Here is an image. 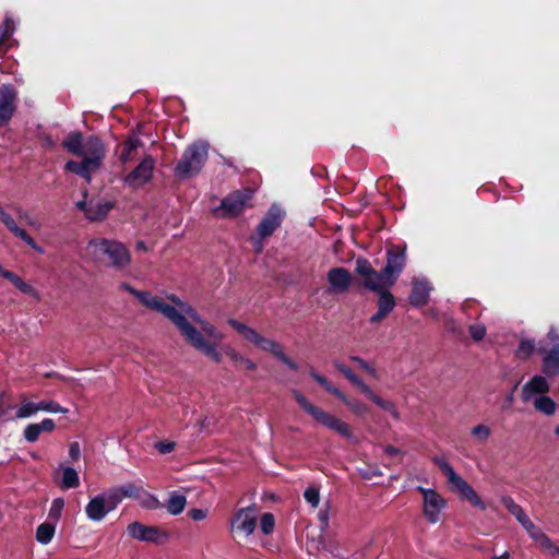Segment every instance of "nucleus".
I'll use <instances>...</instances> for the list:
<instances>
[{
	"label": "nucleus",
	"mask_w": 559,
	"mask_h": 559,
	"mask_svg": "<svg viewBox=\"0 0 559 559\" xmlns=\"http://www.w3.org/2000/svg\"><path fill=\"white\" fill-rule=\"evenodd\" d=\"M127 289L147 309L167 319L190 348L215 364L222 362L223 356L218 346L224 340V334L192 305L175 294L163 297L150 292L135 290L130 286H127Z\"/></svg>",
	"instance_id": "1"
},
{
	"label": "nucleus",
	"mask_w": 559,
	"mask_h": 559,
	"mask_svg": "<svg viewBox=\"0 0 559 559\" xmlns=\"http://www.w3.org/2000/svg\"><path fill=\"white\" fill-rule=\"evenodd\" d=\"M62 146L81 160H69L64 169L81 176L91 183L92 176L99 171L105 157V145L97 136L83 138L80 132H71L62 142Z\"/></svg>",
	"instance_id": "2"
},
{
	"label": "nucleus",
	"mask_w": 559,
	"mask_h": 559,
	"mask_svg": "<svg viewBox=\"0 0 559 559\" xmlns=\"http://www.w3.org/2000/svg\"><path fill=\"white\" fill-rule=\"evenodd\" d=\"M227 323L242 337L243 341L252 344L255 348L262 352L271 354L289 369H298L297 364L286 355L284 346L280 342L265 337L255 329L236 319H228Z\"/></svg>",
	"instance_id": "3"
},
{
	"label": "nucleus",
	"mask_w": 559,
	"mask_h": 559,
	"mask_svg": "<svg viewBox=\"0 0 559 559\" xmlns=\"http://www.w3.org/2000/svg\"><path fill=\"white\" fill-rule=\"evenodd\" d=\"M292 394L300 408L309 414L316 423L329 428L330 430L341 436L343 439L354 444L358 443V439L349 424L333 415L332 413L325 412L322 408L316 406L298 390H293Z\"/></svg>",
	"instance_id": "4"
},
{
	"label": "nucleus",
	"mask_w": 559,
	"mask_h": 559,
	"mask_svg": "<svg viewBox=\"0 0 559 559\" xmlns=\"http://www.w3.org/2000/svg\"><path fill=\"white\" fill-rule=\"evenodd\" d=\"M88 253L97 260L106 258L108 266L116 270H123L131 263V253L128 248L116 240L97 238L87 245Z\"/></svg>",
	"instance_id": "5"
},
{
	"label": "nucleus",
	"mask_w": 559,
	"mask_h": 559,
	"mask_svg": "<svg viewBox=\"0 0 559 559\" xmlns=\"http://www.w3.org/2000/svg\"><path fill=\"white\" fill-rule=\"evenodd\" d=\"M432 462L447 476L449 484L461 499L468 501L473 507L481 511L486 510V504L481 497L463 477L455 473L445 457L435 456Z\"/></svg>",
	"instance_id": "6"
},
{
	"label": "nucleus",
	"mask_w": 559,
	"mask_h": 559,
	"mask_svg": "<svg viewBox=\"0 0 559 559\" xmlns=\"http://www.w3.org/2000/svg\"><path fill=\"white\" fill-rule=\"evenodd\" d=\"M207 152L209 144L206 142L193 143L186 150L182 158L177 164L175 176L183 180L198 174L207 158Z\"/></svg>",
	"instance_id": "7"
},
{
	"label": "nucleus",
	"mask_w": 559,
	"mask_h": 559,
	"mask_svg": "<svg viewBox=\"0 0 559 559\" xmlns=\"http://www.w3.org/2000/svg\"><path fill=\"white\" fill-rule=\"evenodd\" d=\"M355 272L359 285L376 294L385 292L394 285L383 270L380 272L376 271L366 259H357Z\"/></svg>",
	"instance_id": "8"
},
{
	"label": "nucleus",
	"mask_w": 559,
	"mask_h": 559,
	"mask_svg": "<svg viewBox=\"0 0 559 559\" xmlns=\"http://www.w3.org/2000/svg\"><path fill=\"white\" fill-rule=\"evenodd\" d=\"M334 366L338 372H341L353 385H355L368 400L374 403L381 409L388 412L395 420H399L401 415L396 405L389 400L381 397L379 394L373 392L369 385H367L357 374L353 372L350 368L342 362H334Z\"/></svg>",
	"instance_id": "9"
},
{
	"label": "nucleus",
	"mask_w": 559,
	"mask_h": 559,
	"mask_svg": "<svg viewBox=\"0 0 559 559\" xmlns=\"http://www.w3.org/2000/svg\"><path fill=\"white\" fill-rule=\"evenodd\" d=\"M421 496V515L428 524L436 525L441 522L448 500L435 488L417 486Z\"/></svg>",
	"instance_id": "10"
},
{
	"label": "nucleus",
	"mask_w": 559,
	"mask_h": 559,
	"mask_svg": "<svg viewBox=\"0 0 559 559\" xmlns=\"http://www.w3.org/2000/svg\"><path fill=\"white\" fill-rule=\"evenodd\" d=\"M83 200L76 202V207L83 212L84 217L90 222H103L109 212L115 207V202L108 199L92 197L88 198L87 190L82 192Z\"/></svg>",
	"instance_id": "11"
},
{
	"label": "nucleus",
	"mask_w": 559,
	"mask_h": 559,
	"mask_svg": "<svg viewBox=\"0 0 559 559\" xmlns=\"http://www.w3.org/2000/svg\"><path fill=\"white\" fill-rule=\"evenodd\" d=\"M40 411L60 414H67L69 412L68 408L61 406L60 404L52 400H43L38 403H35L27 399L25 395H21L19 397V403L15 406V413L13 415V418L25 419Z\"/></svg>",
	"instance_id": "12"
},
{
	"label": "nucleus",
	"mask_w": 559,
	"mask_h": 559,
	"mask_svg": "<svg viewBox=\"0 0 559 559\" xmlns=\"http://www.w3.org/2000/svg\"><path fill=\"white\" fill-rule=\"evenodd\" d=\"M252 195L253 189L251 188L233 192L222 201L218 207L213 210L214 216L218 218L236 217L242 212L247 201H249Z\"/></svg>",
	"instance_id": "13"
},
{
	"label": "nucleus",
	"mask_w": 559,
	"mask_h": 559,
	"mask_svg": "<svg viewBox=\"0 0 559 559\" xmlns=\"http://www.w3.org/2000/svg\"><path fill=\"white\" fill-rule=\"evenodd\" d=\"M258 510L254 504L238 509L229 521L230 533L248 537L257 527Z\"/></svg>",
	"instance_id": "14"
},
{
	"label": "nucleus",
	"mask_w": 559,
	"mask_h": 559,
	"mask_svg": "<svg viewBox=\"0 0 559 559\" xmlns=\"http://www.w3.org/2000/svg\"><path fill=\"white\" fill-rule=\"evenodd\" d=\"M128 535L140 542L164 544L168 540L169 534L158 526H147L140 522H132L127 526Z\"/></svg>",
	"instance_id": "15"
},
{
	"label": "nucleus",
	"mask_w": 559,
	"mask_h": 559,
	"mask_svg": "<svg viewBox=\"0 0 559 559\" xmlns=\"http://www.w3.org/2000/svg\"><path fill=\"white\" fill-rule=\"evenodd\" d=\"M326 282L330 294L341 295L349 290L354 278L345 267H333L326 273Z\"/></svg>",
	"instance_id": "16"
},
{
	"label": "nucleus",
	"mask_w": 559,
	"mask_h": 559,
	"mask_svg": "<svg viewBox=\"0 0 559 559\" xmlns=\"http://www.w3.org/2000/svg\"><path fill=\"white\" fill-rule=\"evenodd\" d=\"M154 165L155 162L153 157L145 156L142 162L124 178V181L133 188L142 187L151 180Z\"/></svg>",
	"instance_id": "17"
},
{
	"label": "nucleus",
	"mask_w": 559,
	"mask_h": 559,
	"mask_svg": "<svg viewBox=\"0 0 559 559\" xmlns=\"http://www.w3.org/2000/svg\"><path fill=\"white\" fill-rule=\"evenodd\" d=\"M405 258V247L394 246L388 251L386 264L383 271L393 284H395L399 274L404 267Z\"/></svg>",
	"instance_id": "18"
},
{
	"label": "nucleus",
	"mask_w": 559,
	"mask_h": 559,
	"mask_svg": "<svg viewBox=\"0 0 559 559\" xmlns=\"http://www.w3.org/2000/svg\"><path fill=\"white\" fill-rule=\"evenodd\" d=\"M16 91L10 85L0 87V126H4L16 109Z\"/></svg>",
	"instance_id": "19"
},
{
	"label": "nucleus",
	"mask_w": 559,
	"mask_h": 559,
	"mask_svg": "<svg viewBox=\"0 0 559 559\" xmlns=\"http://www.w3.org/2000/svg\"><path fill=\"white\" fill-rule=\"evenodd\" d=\"M550 390L547 379L543 376H534L526 384L523 385L521 397L524 403L531 402L535 395H545Z\"/></svg>",
	"instance_id": "20"
},
{
	"label": "nucleus",
	"mask_w": 559,
	"mask_h": 559,
	"mask_svg": "<svg viewBox=\"0 0 559 559\" xmlns=\"http://www.w3.org/2000/svg\"><path fill=\"white\" fill-rule=\"evenodd\" d=\"M109 512L105 495L93 497L85 507L86 516L93 522L103 521Z\"/></svg>",
	"instance_id": "21"
},
{
	"label": "nucleus",
	"mask_w": 559,
	"mask_h": 559,
	"mask_svg": "<svg viewBox=\"0 0 559 559\" xmlns=\"http://www.w3.org/2000/svg\"><path fill=\"white\" fill-rule=\"evenodd\" d=\"M283 216L282 210L277 205H273L258 227V233L262 238L273 234L280 226Z\"/></svg>",
	"instance_id": "22"
},
{
	"label": "nucleus",
	"mask_w": 559,
	"mask_h": 559,
	"mask_svg": "<svg viewBox=\"0 0 559 559\" xmlns=\"http://www.w3.org/2000/svg\"><path fill=\"white\" fill-rule=\"evenodd\" d=\"M0 221L5 225V227L14 234L16 237L21 238L23 241H25L31 248L35 249L38 252H41L43 250L36 245L34 239L24 230L23 228L19 227L13 217L7 213L1 206H0Z\"/></svg>",
	"instance_id": "23"
},
{
	"label": "nucleus",
	"mask_w": 559,
	"mask_h": 559,
	"mask_svg": "<svg viewBox=\"0 0 559 559\" xmlns=\"http://www.w3.org/2000/svg\"><path fill=\"white\" fill-rule=\"evenodd\" d=\"M56 429V424L51 418H44L40 423L28 424L24 430L23 436L27 442H36L41 432H52Z\"/></svg>",
	"instance_id": "24"
},
{
	"label": "nucleus",
	"mask_w": 559,
	"mask_h": 559,
	"mask_svg": "<svg viewBox=\"0 0 559 559\" xmlns=\"http://www.w3.org/2000/svg\"><path fill=\"white\" fill-rule=\"evenodd\" d=\"M0 276L11 282L21 293L31 296L35 300H40V295L31 284L23 281L19 275L4 270L0 264Z\"/></svg>",
	"instance_id": "25"
},
{
	"label": "nucleus",
	"mask_w": 559,
	"mask_h": 559,
	"mask_svg": "<svg viewBox=\"0 0 559 559\" xmlns=\"http://www.w3.org/2000/svg\"><path fill=\"white\" fill-rule=\"evenodd\" d=\"M430 290L431 287L427 281H414L412 293L409 295V302L415 307L425 306L429 300Z\"/></svg>",
	"instance_id": "26"
},
{
	"label": "nucleus",
	"mask_w": 559,
	"mask_h": 559,
	"mask_svg": "<svg viewBox=\"0 0 559 559\" xmlns=\"http://www.w3.org/2000/svg\"><path fill=\"white\" fill-rule=\"evenodd\" d=\"M225 355L229 358V360L234 364L236 368H240L245 371L254 372L258 370V365L248 356L241 354L235 347L226 346Z\"/></svg>",
	"instance_id": "27"
},
{
	"label": "nucleus",
	"mask_w": 559,
	"mask_h": 559,
	"mask_svg": "<svg viewBox=\"0 0 559 559\" xmlns=\"http://www.w3.org/2000/svg\"><path fill=\"white\" fill-rule=\"evenodd\" d=\"M56 474L60 475L59 479H56V484L61 489L76 488L80 485V478L78 472L71 466L60 465Z\"/></svg>",
	"instance_id": "28"
},
{
	"label": "nucleus",
	"mask_w": 559,
	"mask_h": 559,
	"mask_svg": "<svg viewBox=\"0 0 559 559\" xmlns=\"http://www.w3.org/2000/svg\"><path fill=\"white\" fill-rule=\"evenodd\" d=\"M532 539H534L540 549L550 556L559 555V546H557L540 528L533 524V528L526 531Z\"/></svg>",
	"instance_id": "29"
},
{
	"label": "nucleus",
	"mask_w": 559,
	"mask_h": 559,
	"mask_svg": "<svg viewBox=\"0 0 559 559\" xmlns=\"http://www.w3.org/2000/svg\"><path fill=\"white\" fill-rule=\"evenodd\" d=\"M501 502L504 508L516 518V520L522 524V526L527 531L533 528V522L526 515L521 506H519L511 497L504 496L501 498Z\"/></svg>",
	"instance_id": "30"
},
{
	"label": "nucleus",
	"mask_w": 559,
	"mask_h": 559,
	"mask_svg": "<svg viewBox=\"0 0 559 559\" xmlns=\"http://www.w3.org/2000/svg\"><path fill=\"white\" fill-rule=\"evenodd\" d=\"M543 372L548 377L559 374V344L554 346L551 350L545 353Z\"/></svg>",
	"instance_id": "31"
},
{
	"label": "nucleus",
	"mask_w": 559,
	"mask_h": 559,
	"mask_svg": "<svg viewBox=\"0 0 559 559\" xmlns=\"http://www.w3.org/2000/svg\"><path fill=\"white\" fill-rule=\"evenodd\" d=\"M56 534V524L50 522H45L38 525L35 532L36 542L41 545L49 544Z\"/></svg>",
	"instance_id": "32"
},
{
	"label": "nucleus",
	"mask_w": 559,
	"mask_h": 559,
	"mask_svg": "<svg viewBox=\"0 0 559 559\" xmlns=\"http://www.w3.org/2000/svg\"><path fill=\"white\" fill-rule=\"evenodd\" d=\"M533 402L534 408L547 416H551L556 412V402L546 395L535 396Z\"/></svg>",
	"instance_id": "33"
},
{
	"label": "nucleus",
	"mask_w": 559,
	"mask_h": 559,
	"mask_svg": "<svg viewBox=\"0 0 559 559\" xmlns=\"http://www.w3.org/2000/svg\"><path fill=\"white\" fill-rule=\"evenodd\" d=\"M359 475L364 480L374 481L383 478L384 474L377 463L367 462L364 467L359 468Z\"/></svg>",
	"instance_id": "34"
},
{
	"label": "nucleus",
	"mask_w": 559,
	"mask_h": 559,
	"mask_svg": "<svg viewBox=\"0 0 559 559\" xmlns=\"http://www.w3.org/2000/svg\"><path fill=\"white\" fill-rule=\"evenodd\" d=\"M309 543L316 550L331 552V536H325L324 531L308 536Z\"/></svg>",
	"instance_id": "35"
},
{
	"label": "nucleus",
	"mask_w": 559,
	"mask_h": 559,
	"mask_svg": "<svg viewBox=\"0 0 559 559\" xmlns=\"http://www.w3.org/2000/svg\"><path fill=\"white\" fill-rule=\"evenodd\" d=\"M16 404L13 403L12 399L4 394H0V420H10L14 419L13 415H11L12 409H14Z\"/></svg>",
	"instance_id": "36"
},
{
	"label": "nucleus",
	"mask_w": 559,
	"mask_h": 559,
	"mask_svg": "<svg viewBox=\"0 0 559 559\" xmlns=\"http://www.w3.org/2000/svg\"><path fill=\"white\" fill-rule=\"evenodd\" d=\"M337 399L356 416L361 417L368 412V406L365 403L359 401H352L344 393H341V396Z\"/></svg>",
	"instance_id": "37"
},
{
	"label": "nucleus",
	"mask_w": 559,
	"mask_h": 559,
	"mask_svg": "<svg viewBox=\"0 0 559 559\" xmlns=\"http://www.w3.org/2000/svg\"><path fill=\"white\" fill-rule=\"evenodd\" d=\"M140 146H142L140 139L134 135L130 136L123 144V148L120 154L121 162L126 163L130 160L132 158L133 151L138 150Z\"/></svg>",
	"instance_id": "38"
},
{
	"label": "nucleus",
	"mask_w": 559,
	"mask_h": 559,
	"mask_svg": "<svg viewBox=\"0 0 559 559\" xmlns=\"http://www.w3.org/2000/svg\"><path fill=\"white\" fill-rule=\"evenodd\" d=\"M187 504V499L183 495L173 493L167 502V510L170 514L177 515L181 513Z\"/></svg>",
	"instance_id": "39"
},
{
	"label": "nucleus",
	"mask_w": 559,
	"mask_h": 559,
	"mask_svg": "<svg viewBox=\"0 0 559 559\" xmlns=\"http://www.w3.org/2000/svg\"><path fill=\"white\" fill-rule=\"evenodd\" d=\"M379 298L377 301L378 309L384 310L390 313L395 307V299L393 295L388 290L379 293Z\"/></svg>",
	"instance_id": "40"
},
{
	"label": "nucleus",
	"mask_w": 559,
	"mask_h": 559,
	"mask_svg": "<svg viewBox=\"0 0 559 559\" xmlns=\"http://www.w3.org/2000/svg\"><path fill=\"white\" fill-rule=\"evenodd\" d=\"M471 435L477 442L484 443L490 438L491 429L485 424H478L472 428Z\"/></svg>",
	"instance_id": "41"
},
{
	"label": "nucleus",
	"mask_w": 559,
	"mask_h": 559,
	"mask_svg": "<svg viewBox=\"0 0 559 559\" xmlns=\"http://www.w3.org/2000/svg\"><path fill=\"white\" fill-rule=\"evenodd\" d=\"M119 492L121 493L122 499L131 498V499H141V493L143 489L134 484H126L117 487Z\"/></svg>",
	"instance_id": "42"
},
{
	"label": "nucleus",
	"mask_w": 559,
	"mask_h": 559,
	"mask_svg": "<svg viewBox=\"0 0 559 559\" xmlns=\"http://www.w3.org/2000/svg\"><path fill=\"white\" fill-rule=\"evenodd\" d=\"M64 504L66 502L63 498H56L52 500L48 516L53 521L55 524H57L60 520Z\"/></svg>",
	"instance_id": "43"
},
{
	"label": "nucleus",
	"mask_w": 559,
	"mask_h": 559,
	"mask_svg": "<svg viewBox=\"0 0 559 559\" xmlns=\"http://www.w3.org/2000/svg\"><path fill=\"white\" fill-rule=\"evenodd\" d=\"M275 518L272 513H263L260 518V530L264 535H271L274 532Z\"/></svg>",
	"instance_id": "44"
},
{
	"label": "nucleus",
	"mask_w": 559,
	"mask_h": 559,
	"mask_svg": "<svg viewBox=\"0 0 559 559\" xmlns=\"http://www.w3.org/2000/svg\"><path fill=\"white\" fill-rule=\"evenodd\" d=\"M535 349V344L532 341L523 340L520 342L519 348L516 350V357L526 360L531 357Z\"/></svg>",
	"instance_id": "45"
},
{
	"label": "nucleus",
	"mask_w": 559,
	"mask_h": 559,
	"mask_svg": "<svg viewBox=\"0 0 559 559\" xmlns=\"http://www.w3.org/2000/svg\"><path fill=\"white\" fill-rule=\"evenodd\" d=\"M349 359L354 362H356L361 370H364L369 377L373 379H379V372L378 370L370 365L365 359L358 357V356H350Z\"/></svg>",
	"instance_id": "46"
},
{
	"label": "nucleus",
	"mask_w": 559,
	"mask_h": 559,
	"mask_svg": "<svg viewBox=\"0 0 559 559\" xmlns=\"http://www.w3.org/2000/svg\"><path fill=\"white\" fill-rule=\"evenodd\" d=\"M105 497H106V501H107V506H108L109 511L115 510L116 507L123 500L122 497H121V493L119 492L117 487L111 488L106 493Z\"/></svg>",
	"instance_id": "47"
},
{
	"label": "nucleus",
	"mask_w": 559,
	"mask_h": 559,
	"mask_svg": "<svg viewBox=\"0 0 559 559\" xmlns=\"http://www.w3.org/2000/svg\"><path fill=\"white\" fill-rule=\"evenodd\" d=\"M311 377L320 384L322 385L328 392H330L331 394H333L334 396L338 397L341 396V391L334 386L332 383H330L326 378H324L323 376H320L316 372H312L311 373Z\"/></svg>",
	"instance_id": "48"
},
{
	"label": "nucleus",
	"mask_w": 559,
	"mask_h": 559,
	"mask_svg": "<svg viewBox=\"0 0 559 559\" xmlns=\"http://www.w3.org/2000/svg\"><path fill=\"white\" fill-rule=\"evenodd\" d=\"M141 503V506L148 510H155L159 508L160 503L158 499L143 490L141 493V499H138Z\"/></svg>",
	"instance_id": "49"
},
{
	"label": "nucleus",
	"mask_w": 559,
	"mask_h": 559,
	"mask_svg": "<svg viewBox=\"0 0 559 559\" xmlns=\"http://www.w3.org/2000/svg\"><path fill=\"white\" fill-rule=\"evenodd\" d=\"M304 497L311 507L317 508L320 502V490L316 487H308L304 492Z\"/></svg>",
	"instance_id": "50"
},
{
	"label": "nucleus",
	"mask_w": 559,
	"mask_h": 559,
	"mask_svg": "<svg viewBox=\"0 0 559 559\" xmlns=\"http://www.w3.org/2000/svg\"><path fill=\"white\" fill-rule=\"evenodd\" d=\"M471 337L475 342L481 341L486 335V326L481 323H474L468 326Z\"/></svg>",
	"instance_id": "51"
},
{
	"label": "nucleus",
	"mask_w": 559,
	"mask_h": 559,
	"mask_svg": "<svg viewBox=\"0 0 559 559\" xmlns=\"http://www.w3.org/2000/svg\"><path fill=\"white\" fill-rule=\"evenodd\" d=\"M154 447L160 454H167L175 450L176 443L174 441L164 440L156 442Z\"/></svg>",
	"instance_id": "52"
},
{
	"label": "nucleus",
	"mask_w": 559,
	"mask_h": 559,
	"mask_svg": "<svg viewBox=\"0 0 559 559\" xmlns=\"http://www.w3.org/2000/svg\"><path fill=\"white\" fill-rule=\"evenodd\" d=\"M17 213H19L20 218L25 221L26 224H28L31 227H33L35 229L40 228L39 222L36 218H34L28 212L19 210Z\"/></svg>",
	"instance_id": "53"
},
{
	"label": "nucleus",
	"mask_w": 559,
	"mask_h": 559,
	"mask_svg": "<svg viewBox=\"0 0 559 559\" xmlns=\"http://www.w3.org/2000/svg\"><path fill=\"white\" fill-rule=\"evenodd\" d=\"M69 455L72 461L76 462L81 457V447L79 442H72L69 447Z\"/></svg>",
	"instance_id": "54"
},
{
	"label": "nucleus",
	"mask_w": 559,
	"mask_h": 559,
	"mask_svg": "<svg viewBox=\"0 0 559 559\" xmlns=\"http://www.w3.org/2000/svg\"><path fill=\"white\" fill-rule=\"evenodd\" d=\"M384 450V453L388 455V456H391V457H394V456H399V455H404L405 452L402 451L401 449L392 445V444H386L384 445L383 448Z\"/></svg>",
	"instance_id": "55"
},
{
	"label": "nucleus",
	"mask_w": 559,
	"mask_h": 559,
	"mask_svg": "<svg viewBox=\"0 0 559 559\" xmlns=\"http://www.w3.org/2000/svg\"><path fill=\"white\" fill-rule=\"evenodd\" d=\"M189 515L194 521H202L206 518L207 511L203 509H191Z\"/></svg>",
	"instance_id": "56"
},
{
	"label": "nucleus",
	"mask_w": 559,
	"mask_h": 559,
	"mask_svg": "<svg viewBox=\"0 0 559 559\" xmlns=\"http://www.w3.org/2000/svg\"><path fill=\"white\" fill-rule=\"evenodd\" d=\"M388 312H385L384 310H380L378 309V311L370 317V322L372 324H379L381 323L386 317H388Z\"/></svg>",
	"instance_id": "57"
},
{
	"label": "nucleus",
	"mask_w": 559,
	"mask_h": 559,
	"mask_svg": "<svg viewBox=\"0 0 559 559\" xmlns=\"http://www.w3.org/2000/svg\"><path fill=\"white\" fill-rule=\"evenodd\" d=\"M319 521L321 523V530L325 531L329 526V512L328 510H322L319 513Z\"/></svg>",
	"instance_id": "58"
},
{
	"label": "nucleus",
	"mask_w": 559,
	"mask_h": 559,
	"mask_svg": "<svg viewBox=\"0 0 559 559\" xmlns=\"http://www.w3.org/2000/svg\"><path fill=\"white\" fill-rule=\"evenodd\" d=\"M548 337L551 340V341H558L559 340V333L558 331L556 330H550L549 333H548Z\"/></svg>",
	"instance_id": "59"
},
{
	"label": "nucleus",
	"mask_w": 559,
	"mask_h": 559,
	"mask_svg": "<svg viewBox=\"0 0 559 559\" xmlns=\"http://www.w3.org/2000/svg\"><path fill=\"white\" fill-rule=\"evenodd\" d=\"M490 559H510V554L508 551H504L502 555L493 556Z\"/></svg>",
	"instance_id": "60"
},
{
	"label": "nucleus",
	"mask_w": 559,
	"mask_h": 559,
	"mask_svg": "<svg viewBox=\"0 0 559 559\" xmlns=\"http://www.w3.org/2000/svg\"><path fill=\"white\" fill-rule=\"evenodd\" d=\"M138 248L142 249V250H146V247L142 241L138 242Z\"/></svg>",
	"instance_id": "61"
},
{
	"label": "nucleus",
	"mask_w": 559,
	"mask_h": 559,
	"mask_svg": "<svg viewBox=\"0 0 559 559\" xmlns=\"http://www.w3.org/2000/svg\"><path fill=\"white\" fill-rule=\"evenodd\" d=\"M512 401H513V395H512V394H510V395L508 396V402H509V403H512Z\"/></svg>",
	"instance_id": "62"
},
{
	"label": "nucleus",
	"mask_w": 559,
	"mask_h": 559,
	"mask_svg": "<svg viewBox=\"0 0 559 559\" xmlns=\"http://www.w3.org/2000/svg\"><path fill=\"white\" fill-rule=\"evenodd\" d=\"M3 518H4V516H3V513H2V511L0 510V522H2Z\"/></svg>",
	"instance_id": "63"
},
{
	"label": "nucleus",
	"mask_w": 559,
	"mask_h": 559,
	"mask_svg": "<svg viewBox=\"0 0 559 559\" xmlns=\"http://www.w3.org/2000/svg\"><path fill=\"white\" fill-rule=\"evenodd\" d=\"M556 435L559 437V426L556 428Z\"/></svg>",
	"instance_id": "64"
}]
</instances>
